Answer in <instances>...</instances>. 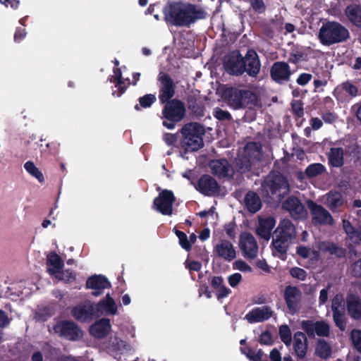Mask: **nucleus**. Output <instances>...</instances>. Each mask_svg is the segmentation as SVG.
Returning a JSON list of instances; mask_svg holds the SVG:
<instances>
[{
	"label": "nucleus",
	"mask_w": 361,
	"mask_h": 361,
	"mask_svg": "<svg viewBox=\"0 0 361 361\" xmlns=\"http://www.w3.org/2000/svg\"><path fill=\"white\" fill-rule=\"evenodd\" d=\"M164 21L167 25L189 27L198 20L204 19L207 12L197 5L183 1H169L163 8Z\"/></svg>",
	"instance_id": "f257e3e1"
},
{
	"label": "nucleus",
	"mask_w": 361,
	"mask_h": 361,
	"mask_svg": "<svg viewBox=\"0 0 361 361\" xmlns=\"http://www.w3.org/2000/svg\"><path fill=\"white\" fill-rule=\"evenodd\" d=\"M222 97L227 105L233 110H252L261 106L257 94L245 88L227 87L223 91Z\"/></svg>",
	"instance_id": "f03ea898"
},
{
	"label": "nucleus",
	"mask_w": 361,
	"mask_h": 361,
	"mask_svg": "<svg viewBox=\"0 0 361 361\" xmlns=\"http://www.w3.org/2000/svg\"><path fill=\"white\" fill-rule=\"evenodd\" d=\"M261 190L264 198L281 201L290 192L289 183L279 172H271L262 181Z\"/></svg>",
	"instance_id": "7ed1b4c3"
},
{
	"label": "nucleus",
	"mask_w": 361,
	"mask_h": 361,
	"mask_svg": "<svg viewBox=\"0 0 361 361\" xmlns=\"http://www.w3.org/2000/svg\"><path fill=\"white\" fill-rule=\"evenodd\" d=\"M180 146L187 152H195L203 147L202 136L205 133L203 126L196 122L185 124L181 130Z\"/></svg>",
	"instance_id": "20e7f679"
},
{
	"label": "nucleus",
	"mask_w": 361,
	"mask_h": 361,
	"mask_svg": "<svg viewBox=\"0 0 361 361\" xmlns=\"http://www.w3.org/2000/svg\"><path fill=\"white\" fill-rule=\"evenodd\" d=\"M318 37L322 45L331 46L347 41L350 38V32L340 23L327 21L319 29Z\"/></svg>",
	"instance_id": "39448f33"
},
{
	"label": "nucleus",
	"mask_w": 361,
	"mask_h": 361,
	"mask_svg": "<svg viewBox=\"0 0 361 361\" xmlns=\"http://www.w3.org/2000/svg\"><path fill=\"white\" fill-rule=\"evenodd\" d=\"M161 118L162 125L169 130L175 128L186 115L185 105L183 101L177 98L168 100L164 104Z\"/></svg>",
	"instance_id": "423d86ee"
},
{
	"label": "nucleus",
	"mask_w": 361,
	"mask_h": 361,
	"mask_svg": "<svg viewBox=\"0 0 361 361\" xmlns=\"http://www.w3.org/2000/svg\"><path fill=\"white\" fill-rule=\"evenodd\" d=\"M54 332L60 338L78 341L83 336L81 328L72 320H59L53 326Z\"/></svg>",
	"instance_id": "0eeeda50"
},
{
	"label": "nucleus",
	"mask_w": 361,
	"mask_h": 361,
	"mask_svg": "<svg viewBox=\"0 0 361 361\" xmlns=\"http://www.w3.org/2000/svg\"><path fill=\"white\" fill-rule=\"evenodd\" d=\"M243 63V56L238 49L229 51L223 60L226 72L230 75L234 76H240L245 73V63Z\"/></svg>",
	"instance_id": "6e6552de"
},
{
	"label": "nucleus",
	"mask_w": 361,
	"mask_h": 361,
	"mask_svg": "<svg viewBox=\"0 0 361 361\" xmlns=\"http://www.w3.org/2000/svg\"><path fill=\"white\" fill-rule=\"evenodd\" d=\"M307 206L310 209L312 216V222L314 225H333L334 218L329 212L322 205L316 202L309 200L307 202Z\"/></svg>",
	"instance_id": "1a4fd4ad"
},
{
	"label": "nucleus",
	"mask_w": 361,
	"mask_h": 361,
	"mask_svg": "<svg viewBox=\"0 0 361 361\" xmlns=\"http://www.w3.org/2000/svg\"><path fill=\"white\" fill-rule=\"evenodd\" d=\"M301 328L310 338H314L315 335L319 337H329L330 334V325L324 320H302Z\"/></svg>",
	"instance_id": "9d476101"
},
{
	"label": "nucleus",
	"mask_w": 361,
	"mask_h": 361,
	"mask_svg": "<svg viewBox=\"0 0 361 361\" xmlns=\"http://www.w3.org/2000/svg\"><path fill=\"white\" fill-rule=\"evenodd\" d=\"M175 201L173 192L165 189L154 199L153 207L163 215L171 216L173 214V204Z\"/></svg>",
	"instance_id": "9b49d317"
},
{
	"label": "nucleus",
	"mask_w": 361,
	"mask_h": 361,
	"mask_svg": "<svg viewBox=\"0 0 361 361\" xmlns=\"http://www.w3.org/2000/svg\"><path fill=\"white\" fill-rule=\"evenodd\" d=\"M160 82L159 90V99L161 104L173 99L176 93V85L172 78L166 73L160 72L158 75Z\"/></svg>",
	"instance_id": "f8f14e48"
},
{
	"label": "nucleus",
	"mask_w": 361,
	"mask_h": 361,
	"mask_svg": "<svg viewBox=\"0 0 361 361\" xmlns=\"http://www.w3.org/2000/svg\"><path fill=\"white\" fill-rule=\"evenodd\" d=\"M283 298L289 312L294 314L300 307L302 292L298 286L288 285L283 291Z\"/></svg>",
	"instance_id": "ddd939ff"
},
{
	"label": "nucleus",
	"mask_w": 361,
	"mask_h": 361,
	"mask_svg": "<svg viewBox=\"0 0 361 361\" xmlns=\"http://www.w3.org/2000/svg\"><path fill=\"white\" fill-rule=\"evenodd\" d=\"M196 189L208 197L219 196L221 192V187L218 182L209 174H204L199 178Z\"/></svg>",
	"instance_id": "4468645a"
},
{
	"label": "nucleus",
	"mask_w": 361,
	"mask_h": 361,
	"mask_svg": "<svg viewBox=\"0 0 361 361\" xmlns=\"http://www.w3.org/2000/svg\"><path fill=\"white\" fill-rule=\"evenodd\" d=\"M239 246L245 258L253 259L257 257L258 252L257 243L250 233L243 232L240 235Z\"/></svg>",
	"instance_id": "2eb2a0df"
},
{
	"label": "nucleus",
	"mask_w": 361,
	"mask_h": 361,
	"mask_svg": "<svg viewBox=\"0 0 361 361\" xmlns=\"http://www.w3.org/2000/svg\"><path fill=\"white\" fill-rule=\"evenodd\" d=\"M209 166L212 173L219 178H232L234 175V169L229 161L226 159L212 160Z\"/></svg>",
	"instance_id": "dca6fc26"
},
{
	"label": "nucleus",
	"mask_w": 361,
	"mask_h": 361,
	"mask_svg": "<svg viewBox=\"0 0 361 361\" xmlns=\"http://www.w3.org/2000/svg\"><path fill=\"white\" fill-rule=\"evenodd\" d=\"M291 74L290 66L284 61L274 63L270 69L271 78L278 84L288 82Z\"/></svg>",
	"instance_id": "f3484780"
},
{
	"label": "nucleus",
	"mask_w": 361,
	"mask_h": 361,
	"mask_svg": "<svg viewBox=\"0 0 361 361\" xmlns=\"http://www.w3.org/2000/svg\"><path fill=\"white\" fill-rule=\"evenodd\" d=\"M245 73L250 77L256 78L261 69L259 57L255 50L249 49L243 56Z\"/></svg>",
	"instance_id": "a211bd4d"
},
{
	"label": "nucleus",
	"mask_w": 361,
	"mask_h": 361,
	"mask_svg": "<svg viewBox=\"0 0 361 361\" xmlns=\"http://www.w3.org/2000/svg\"><path fill=\"white\" fill-rule=\"evenodd\" d=\"M282 208L289 212L294 219H303L307 211L300 199L295 196L288 197L283 203Z\"/></svg>",
	"instance_id": "6ab92c4d"
},
{
	"label": "nucleus",
	"mask_w": 361,
	"mask_h": 361,
	"mask_svg": "<svg viewBox=\"0 0 361 361\" xmlns=\"http://www.w3.org/2000/svg\"><path fill=\"white\" fill-rule=\"evenodd\" d=\"M111 286L109 279L102 274H95L88 277L85 284L86 288L94 290L92 292L94 296L100 295L104 289L109 288Z\"/></svg>",
	"instance_id": "aec40b11"
},
{
	"label": "nucleus",
	"mask_w": 361,
	"mask_h": 361,
	"mask_svg": "<svg viewBox=\"0 0 361 361\" xmlns=\"http://www.w3.org/2000/svg\"><path fill=\"white\" fill-rule=\"evenodd\" d=\"M93 307L97 317L104 314L115 315L118 312L116 304L109 293L98 303H93Z\"/></svg>",
	"instance_id": "412c9836"
},
{
	"label": "nucleus",
	"mask_w": 361,
	"mask_h": 361,
	"mask_svg": "<svg viewBox=\"0 0 361 361\" xmlns=\"http://www.w3.org/2000/svg\"><path fill=\"white\" fill-rule=\"evenodd\" d=\"M273 313L274 312L269 306L264 305L262 307L253 308L245 316V319L250 324L263 322L270 319Z\"/></svg>",
	"instance_id": "4be33fe9"
},
{
	"label": "nucleus",
	"mask_w": 361,
	"mask_h": 361,
	"mask_svg": "<svg viewBox=\"0 0 361 361\" xmlns=\"http://www.w3.org/2000/svg\"><path fill=\"white\" fill-rule=\"evenodd\" d=\"M345 302L348 315L354 320H360L361 297L357 294L348 293Z\"/></svg>",
	"instance_id": "5701e85b"
},
{
	"label": "nucleus",
	"mask_w": 361,
	"mask_h": 361,
	"mask_svg": "<svg viewBox=\"0 0 361 361\" xmlns=\"http://www.w3.org/2000/svg\"><path fill=\"white\" fill-rule=\"evenodd\" d=\"M214 252L227 262H231L236 257V252L233 244L227 240H221L214 246Z\"/></svg>",
	"instance_id": "b1692460"
},
{
	"label": "nucleus",
	"mask_w": 361,
	"mask_h": 361,
	"mask_svg": "<svg viewBox=\"0 0 361 361\" xmlns=\"http://www.w3.org/2000/svg\"><path fill=\"white\" fill-rule=\"evenodd\" d=\"M343 92H345L350 98H354L359 94L357 87L348 80L337 86L334 90L333 94L338 102H343L344 100Z\"/></svg>",
	"instance_id": "393cba45"
},
{
	"label": "nucleus",
	"mask_w": 361,
	"mask_h": 361,
	"mask_svg": "<svg viewBox=\"0 0 361 361\" xmlns=\"http://www.w3.org/2000/svg\"><path fill=\"white\" fill-rule=\"evenodd\" d=\"M94 310L93 303L80 304L72 309L71 314L76 320L84 322L95 316Z\"/></svg>",
	"instance_id": "a878e982"
},
{
	"label": "nucleus",
	"mask_w": 361,
	"mask_h": 361,
	"mask_svg": "<svg viewBox=\"0 0 361 361\" xmlns=\"http://www.w3.org/2000/svg\"><path fill=\"white\" fill-rule=\"evenodd\" d=\"M276 219L273 216L260 219L259 225L256 228V234L261 238L269 240L271 238V231L275 226Z\"/></svg>",
	"instance_id": "bb28decb"
},
{
	"label": "nucleus",
	"mask_w": 361,
	"mask_h": 361,
	"mask_svg": "<svg viewBox=\"0 0 361 361\" xmlns=\"http://www.w3.org/2000/svg\"><path fill=\"white\" fill-rule=\"evenodd\" d=\"M110 329V320L106 318H102L90 326V333L94 338H103L108 335Z\"/></svg>",
	"instance_id": "cd10ccee"
},
{
	"label": "nucleus",
	"mask_w": 361,
	"mask_h": 361,
	"mask_svg": "<svg viewBox=\"0 0 361 361\" xmlns=\"http://www.w3.org/2000/svg\"><path fill=\"white\" fill-rule=\"evenodd\" d=\"M47 271L50 275L55 276L60 274L63 269L64 262L61 257L55 252H51L47 256Z\"/></svg>",
	"instance_id": "c85d7f7f"
},
{
	"label": "nucleus",
	"mask_w": 361,
	"mask_h": 361,
	"mask_svg": "<svg viewBox=\"0 0 361 361\" xmlns=\"http://www.w3.org/2000/svg\"><path fill=\"white\" fill-rule=\"evenodd\" d=\"M293 341V348L296 355L300 359L304 358L307 350V340L305 334L301 331L295 332Z\"/></svg>",
	"instance_id": "c756f323"
},
{
	"label": "nucleus",
	"mask_w": 361,
	"mask_h": 361,
	"mask_svg": "<svg viewBox=\"0 0 361 361\" xmlns=\"http://www.w3.org/2000/svg\"><path fill=\"white\" fill-rule=\"evenodd\" d=\"M243 154L253 164L261 161L263 156L261 145L255 142H248L244 148Z\"/></svg>",
	"instance_id": "7c9ffc66"
},
{
	"label": "nucleus",
	"mask_w": 361,
	"mask_h": 361,
	"mask_svg": "<svg viewBox=\"0 0 361 361\" xmlns=\"http://www.w3.org/2000/svg\"><path fill=\"white\" fill-rule=\"evenodd\" d=\"M244 204L246 209L252 214L257 212L262 208L261 199L257 192L248 191L244 198Z\"/></svg>",
	"instance_id": "2f4dec72"
},
{
	"label": "nucleus",
	"mask_w": 361,
	"mask_h": 361,
	"mask_svg": "<svg viewBox=\"0 0 361 361\" xmlns=\"http://www.w3.org/2000/svg\"><path fill=\"white\" fill-rule=\"evenodd\" d=\"M327 156L330 166L340 168L343 166L344 150L342 147H331Z\"/></svg>",
	"instance_id": "473e14b6"
},
{
	"label": "nucleus",
	"mask_w": 361,
	"mask_h": 361,
	"mask_svg": "<svg viewBox=\"0 0 361 361\" xmlns=\"http://www.w3.org/2000/svg\"><path fill=\"white\" fill-rule=\"evenodd\" d=\"M295 226L288 219L281 221L274 231V235H281L282 238H288L289 240H292L295 237Z\"/></svg>",
	"instance_id": "72a5a7b5"
},
{
	"label": "nucleus",
	"mask_w": 361,
	"mask_h": 361,
	"mask_svg": "<svg viewBox=\"0 0 361 361\" xmlns=\"http://www.w3.org/2000/svg\"><path fill=\"white\" fill-rule=\"evenodd\" d=\"M291 240L282 238L281 235H274L271 246L274 255H286Z\"/></svg>",
	"instance_id": "f704fd0d"
},
{
	"label": "nucleus",
	"mask_w": 361,
	"mask_h": 361,
	"mask_svg": "<svg viewBox=\"0 0 361 361\" xmlns=\"http://www.w3.org/2000/svg\"><path fill=\"white\" fill-rule=\"evenodd\" d=\"M320 247L324 252H327L330 255H334L338 258H344L347 254V250L345 248L341 246H338L334 242H322Z\"/></svg>",
	"instance_id": "c9c22d12"
},
{
	"label": "nucleus",
	"mask_w": 361,
	"mask_h": 361,
	"mask_svg": "<svg viewBox=\"0 0 361 361\" xmlns=\"http://www.w3.org/2000/svg\"><path fill=\"white\" fill-rule=\"evenodd\" d=\"M345 13L349 21L357 27L361 28V6L359 4L348 5Z\"/></svg>",
	"instance_id": "e433bc0d"
},
{
	"label": "nucleus",
	"mask_w": 361,
	"mask_h": 361,
	"mask_svg": "<svg viewBox=\"0 0 361 361\" xmlns=\"http://www.w3.org/2000/svg\"><path fill=\"white\" fill-rule=\"evenodd\" d=\"M343 228L350 241L354 244L361 243V228L354 227L350 221L343 220Z\"/></svg>",
	"instance_id": "4c0bfd02"
},
{
	"label": "nucleus",
	"mask_w": 361,
	"mask_h": 361,
	"mask_svg": "<svg viewBox=\"0 0 361 361\" xmlns=\"http://www.w3.org/2000/svg\"><path fill=\"white\" fill-rule=\"evenodd\" d=\"M188 108L192 116L200 119L204 116L205 107L203 103L198 101L195 97H189L188 99Z\"/></svg>",
	"instance_id": "58836bf2"
},
{
	"label": "nucleus",
	"mask_w": 361,
	"mask_h": 361,
	"mask_svg": "<svg viewBox=\"0 0 361 361\" xmlns=\"http://www.w3.org/2000/svg\"><path fill=\"white\" fill-rule=\"evenodd\" d=\"M315 353L322 359H327L331 356V347L324 339H319L315 348Z\"/></svg>",
	"instance_id": "ea45409f"
},
{
	"label": "nucleus",
	"mask_w": 361,
	"mask_h": 361,
	"mask_svg": "<svg viewBox=\"0 0 361 361\" xmlns=\"http://www.w3.org/2000/svg\"><path fill=\"white\" fill-rule=\"evenodd\" d=\"M252 164L251 160L243 154L235 159V170L237 172L243 174L251 170Z\"/></svg>",
	"instance_id": "a19ab883"
},
{
	"label": "nucleus",
	"mask_w": 361,
	"mask_h": 361,
	"mask_svg": "<svg viewBox=\"0 0 361 361\" xmlns=\"http://www.w3.org/2000/svg\"><path fill=\"white\" fill-rule=\"evenodd\" d=\"M346 152L353 159L355 165L361 166V147L357 142L348 145Z\"/></svg>",
	"instance_id": "79ce46f5"
},
{
	"label": "nucleus",
	"mask_w": 361,
	"mask_h": 361,
	"mask_svg": "<svg viewBox=\"0 0 361 361\" xmlns=\"http://www.w3.org/2000/svg\"><path fill=\"white\" fill-rule=\"evenodd\" d=\"M26 171L32 177L35 178L39 183L44 182V177L41 171L35 166L33 161H27L24 164Z\"/></svg>",
	"instance_id": "37998d69"
},
{
	"label": "nucleus",
	"mask_w": 361,
	"mask_h": 361,
	"mask_svg": "<svg viewBox=\"0 0 361 361\" xmlns=\"http://www.w3.org/2000/svg\"><path fill=\"white\" fill-rule=\"evenodd\" d=\"M343 204L342 196L338 192L330 193L327 197V205L329 208L334 212Z\"/></svg>",
	"instance_id": "c03bdc74"
},
{
	"label": "nucleus",
	"mask_w": 361,
	"mask_h": 361,
	"mask_svg": "<svg viewBox=\"0 0 361 361\" xmlns=\"http://www.w3.org/2000/svg\"><path fill=\"white\" fill-rule=\"evenodd\" d=\"M326 171L325 166L320 163L309 165L305 169V174L308 178H314L322 174Z\"/></svg>",
	"instance_id": "a18cd8bd"
},
{
	"label": "nucleus",
	"mask_w": 361,
	"mask_h": 361,
	"mask_svg": "<svg viewBox=\"0 0 361 361\" xmlns=\"http://www.w3.org/2000/svg\"><path fill=\"white\" fill-rule=\"evenodd\" d=\"M55 277L65 283H71L76 280V273L74 271L68 269L61 270L60 274H56Z\"/></svg>",
	"instance_id": "49530a36"
},
{
	"label": "nucleus",
	"mask_w": 361,
	"mask_h": 361,
	"mask_svg": "<svg viewBox=\"0 0 361 361\" xmlns=\"http://www.w3.org/2000/svg\"><path fill=\"white\" fill-rule=\"evenodd\" d=\"M279 334L281 341L286 345H290L292 343V334L290 327L287 324L279 326Z\"/></svg>",
	"instance_id": "de8ad7c7"
},
{
	"label": "nucleus",
	"mask_w": 361,
	"mask_h": 361,
	"mask_svg": "<svg viewBox=\"0 0 361 361\" xmlns=\"http://www.w3.org/2000/svg\"><path fill=\"white\" fill-rule=\"evenodd\" d=\"M54 314L52 308L48 306L38 308L35 313V319L37 321L46 322Z\"/></svg>",
	"instance_id": "09e8293b"
},
{
	"label": "nucleus",
	"mask_w": 361,
	"mask_h": 361,
	"mask_svg": "<svg viewBox=\"0 0 361 361\" xmlns=\"http://www.w3.org/2000/svg\"><path fill=\"white\" fill-rule=\"evenodd\" d=\"M333 320L336 327L341 331L345 330L347 319L345 314V311L332 312Z\"/></svg>",
	"instance_id": "8fccbe9b"
},
{
	"label": "nucleus",
	"mask_w": 361,
	"mask_h": 361,
	"mask_svg": "<svg viewBox=\"0 0 361 361\" xmlns=\"http://www.w3.org/2000/svg\"><path fill=\"white\" fill-rule=\"evenodd\" d=\"M60 144L56 142H49L46 145L45 148L41 149V154L45 158H48L49 155L56 156L59 152Z\"/></svg>",
	"instance_id": "3c124183"
},
{
	"label": "nucleus",
	"mask_w": 361,
	"mask_h": 361,
	"mask_svg": "<svg viewBox=\"0 0 361 361\" xmlns=\"http://www.w3.org/2000/svg\"><path fill=\"white\" fill-rule=\"evenodd\" d=\"M345 311V301L343 295L336 294L331 302V311L332 312Z\"/></svg>",
	"instance_id": "603ef678"
},
{
	"label": "nucleus",
	"mask_w": 361,
	"mask_h": 361,
	"mask_svg": "<svg viewBox=\"0 0 361 361\" xmlns=\"http://www.w3.org/2000/svg\"><path fill=\"white\" fill-rule=\"evenodd\" d=\"M175 233L178 238L180 247L185 251H190L192 248V245L188 239L187 235L183 231L177 229H175Z\"/></svg>",
	"instance_id": "864d4df0"
},
{
	"label": "nucleus",
	"mask_w": 361,
	"mask_h": 361,
	"mask_svg": "<svg viewBox=\"0 0 361 361\" xmlns=\"http://www.w3.org/2000/svg\"><path fill=\"white\" fill-rule=\"evenodd\" d=\"M350 340L356 350L361 353V330L353 329L350 332Z\"/></svg>",
	"instance_id": "5fc2aeb1"
},
{
	"label": "nucleus",
	"mask_w": 361,
	"mask_h": 361,
	"mask_svg": "<svg viewBox=\"0 0 361 361\" xmlns=\"http://www.w3.org/2000/svg\"><path fill=\"white\" fill-rule=\"evenodd\" d=\"M291 111L295 118H302L304 116L302 102L301 100H293L291 103Z\"/></svg>",
	"instance_id": "6e6d98bb"
},
{
	"label": "nucleus",
	"mask_w": 361,
	"mask_h": 361,
	"mask_svg": "<svg viewBox=\"0 0 361 361\" xmlns=\"http://www.w3.org/2000/svg\"><path fill=\"white\" fill-rule=\"evenodd\" d=\"M157 100L154 94H147L139 98L140 106L142 108L147 109L150 107Z\"/></svg>",
	"instance_id": "4d7b16f0"
},
{
	"label": "nucleus",
	"mask_w": 361,
	"mask_h": 361,
	"mask_svg": "<svg viewBox=\"0 0 361 361\" xmlns=\"http://www.w3.org/2000/svg\"><path fill=\"white\" fill-rule=\"evenodd\" d=\"M290 275L294 278L300 281H305L307 276L306 271L298 267H294L289 270Z\"/></svg>",
	"instance_id": "13d9d810"
},
{
	"label": "nucleus",
	"mask_w": 361,
	"mask_h": 361,
	"mask_svg": "<svg viewBox=\"0 0 361 361\" xmlns=\"http://www.w3.org/2000/svg\"><path fill=\"white\" fill-rule=\"evenodd\" d=\"M252 8L257 13L261 14L265 12L267 6L264 0H249Z\"/></svg>",
	"instance_id": "bf43d9fd"
},
{
	"label": "nucleus",
	"mask_w": 361,
	"mask_h": 361,
	"mask_svg": "<svg viewBox=\"0 0 361 361\" xmlns=\"http://www.w3.org/2000/svg\"><path fill=\"white\" fill-rule=\"evenodd\" d=\"M258 341L261 345H265L269 346L272 345L274 343L272 335L269 330L263 331L259 335Z\"/></svg>",
	"instance_id": "052dcab7"
},
{
	"label": "nucleus",
	"mask_w": 361,
	"mask_h": 361,
	"mask_svg": "<svg viewBox=\"0 0 361 361\" xmlns=\"http://www.w3.org/2000/svg\"><path fill=\"white\" fill-rule=\"evenodd\" d=\"M214 116L219 121H230L232 118L231 114L219 107L214 110Z\"/></svg>",
	"instance_id": "680f3d73"
},
{
	"label": "nucleus",
	"mask_w": 361,
	"mask_h": 361,
	"mask_svg": "<svg viewBox=\"0 0 361 361\" xmlns=\"http://www.w3.org/2000/svg\"><path fill=\"white\" fill-rule=\"evenodd\" d=\"M224 227L227 236L231 240H234L236 237L235 230L237 228L235 221L226 224Z\"/></svg>",
	"instance_id": "e2e57ef3"
},
{
	"label": "nucleus",
	"mask_w": 361,
	"mask_h": 361,
	"mask_svg": "<svg viewBox=\"0 0 361 361\" xmlns=\"http://www.w3.org/2000/svg\"><path fill=\"white\" fill-rule=\"evenodd\" d=\"M234 268L244 272H251L252 268L242 259L236 260L233 264Z\"/></svg>",
	"instance_id": "0e129e2a"
},
{
	"label": "nucleus",
	"mask_w": 361,
	"mask_h": 361,
	"mask_svg": "<svg viewBox=\"0 0 361 361\" xmlns=\"http://www.w3.org/2000/svg\"><path fill=\"white\" fill-rule=\"evenodd\" d=\"M231 293L230 288L226 287L224 284L216 290V295L218 300L228 297Z\"/></svg>",
	"instance_id": "69168bd1"
},
{
	"label": "nucleus",
	"mask_w": 361,
	"mask_h": 361,
	"mask_svg": "<svg viewBox=\"0 0 361 361\" xmlns=\"http://www.w3.org/2000/svg\"><path fill=\"white\" fill-rule=\"evenodd\" d=\"M351 273L354 277L361 279V259L356 260L351 265Z\"/></svg>",
	"instance_id": "338daca9"
},
{
	"label": "nucleus",
	"mask_w": 361,
	"mask_h": 361,
	"mask_svg": "<svg viewBox=\"0 0 361 361\" xmlns=\"http://www.w3.org/2000/svg\"><path fill=\"white\" fill-rule=\"evenodd\" d=\"M241 280L242 276L239 273L233 274L228 277V283L233 288L237 286L240 283Z\"/></svg>",
	"instance_id": "774afa93"
}]
</instances>
